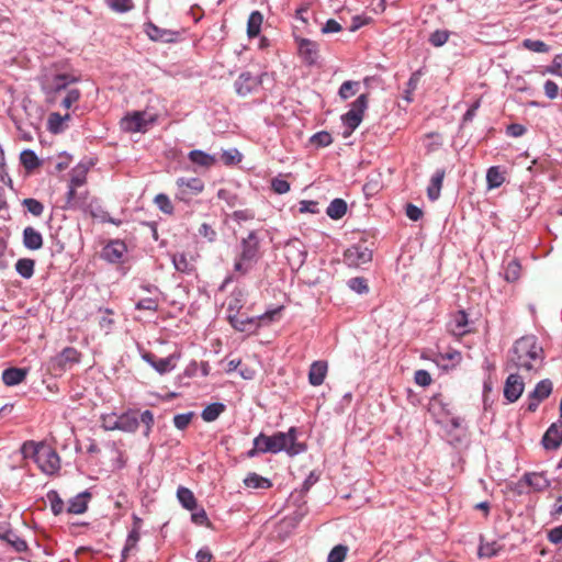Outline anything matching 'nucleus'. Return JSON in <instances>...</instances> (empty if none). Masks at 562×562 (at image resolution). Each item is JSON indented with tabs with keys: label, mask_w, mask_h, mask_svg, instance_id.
Segmentation results:
<instances>
[{
	"label": "nucleus",
	"mask_w": 562,
	"mask_h": 562,
	"mask_svg": "<svg viewBox=\"0 0 562 562\" xmlns=\"http://www.w3.org/2000/svg\"><path fill=\"white\" fill-rule=\"evenodd\" d=\"M127 247L123 240H110L102 249L101 257L110 263H120Z\"/></svg>",
	"instance_id": "obj_14"
},
{
	"label": "nucleus",
	"mask_w": 562,
	"mask_h": 562,
	"mask_svg": "<svg viewBox=\"0 0 562 562\" xmlns=\"http://www.w3.org/2000/svg\"><path fill=\"white\" fill-rule=\"evenodd\" d=\"M348 285L352 291H355L359 294H363L369 291L367 280L364 278H360V277L351 278L348 281Z\"/></svg>",
	"instance_id": "obj_59"
},
{
	"label": "nucleus",
	"mask_w": 562,
	"mask_h": 562,
	"mask_svg": "<svg viewBox=\"0 0 562 562\" xmlns=\"http://www.w3.org/2000/svg\"><path fill=\"white\" fill-rule=\"evenodd\" d=\"M108 7L117 13H125L133 8L132 0H104Z\"/></svg>",
	"instance_id": "obj_52"
},
{
	"label": "nucleus",
	"mask_w": 562,
	"mask_h": 562,
	"mask_svg": "<svg viewBox=\"0 0 562 562\" xmlns=\"http://www.w3.org/2000/svg\"><path fill=\"white\" fill-rule=\"evenodd\" d=\"M22 204L26 207V210L34 216H41L44 212V205L36 199L27 198L24 199Z\"/></svg>",
	"instance_id": "obj_55"
},
{
	"label": "nucleus",
	"mask_w": 562,
	"mask_h": 562,
	"mask_svg": "<svg viewBox=\"0 0 562 562\" xmlns=\"http://www.w3.org/2000/svg\"><path fill=\"white\" fill-rule=\"evenodd\" d=\"M449 40V32L443 30H437L429 36V43L435 47L445 45Z\"/></svg>",
	"instance_id": "obj_58"
},
{
	"label": "nucleus",
	"mask_w": 562,
	"mask_h": 562,
	"mask_svg": "<svg viewBox=\"0 0 562 562\" xmlns=\"http://www.w3.org/2000/svg\"><path fill=\"white\" fill-rule=\"evenodd\" d=\"M422 76H423V71L420 69L414 71L411 75V77L408 79V82L406 85V88L404 90V94H403V98L407 102H412L413 101V93L417 89Z\"/></svg>",
	"instance_id": "obj_43"
},
{
	"label": "nucleus",
	"mask_w": 562,
	"mask_h": 562,
	"mask_svg": "<svg viewBox=\"0 0 562 562\" xmlns=\"http://www.w3.org/2000/svg\"><path fill=\"white\" fill-rule=\"evenodd\" d=\"M318 475L315 472H311L307 477L304 480L302 487L297 495V501L305 503L304 496L310 491V488L318 481Z\"/></svg>",
	"instance_id": "obj_53"
},
{
	"label": "nucleus",
	"mask_w": 562,
	"mask_h": 562,
	"mask_svg": "<svg viewBox=\"0 0 562 562\" xmlns=\"http://www.w3.org/2000/svg\"><path fill=\"white\" fill-rule=\"evenodd\" d=\"M36 463L40 469L48 475L56 474L60 470V458L58 453L50 447L44 446L42 452L37 457Z\"/></svg>",
	"instance_id": "obj_9"
},
{
	"label": "nucleus",
	"mask_w": 562,
	"mask_h": 562,
	"mask_svg": "<svg viewBox=\"0 0 562 562\" xmlns=\"http://www.w3.org/2000/svg\"><path fill=\"white\" fill-rule=\"evenodd\" d=\"M271 188L278 194H284L290 191V183L281 178H273L271 180Z\"/></svg>",
	"instance_id": "obj_63"
},
{
	"label": "nucleus",
	"mask_w": 562,
	"mask_h": 562,
	"mask_svg": "<svg viewBox=\"0 0 562 562\" xmlns=\"http://www.w3.org/2000/svg\"><path fill=\"white\" fill-rule=\"evenodd\" d=\"M263 16L259 11H252L247 22V34L250 38L259 35Z\"/></svg>",
	"instance_id": "obj_39"
},
{
	"label": "nucleus",
	"mask_w": 562,
	"mask_h": 562,
	"mask_svg": "<svg viewBox=\"0 0 562 562\" xmlns=\"http://www.w3.org/2000/svg\"><path fill=\"white\" fill-rule=\"evenodd\" d=\"M369 94H360L351 104L350 110L341 115V121L347 131L344 132V137H348L360 125L363 120V114L368 109Z\"/></svg>",
	"instance_id": "obj_4"
},
{
	"label": "nucleus",
	"mask_w": 562,
	"mask_h": 562,
	"mask_svg": "<svg viewBox=\"0 0 562 562\" xmlns=\"http://www.w3.org/2000/svg\"><path fill=\"white\" fill-rule=\"evenodd\" d=\"M135 519H136V521H135L133 528L130 530L127 538L125 540V544L121 552L122 562H125L128 559L130 553L136 549L137 543L140 538L139 526H138L139 519L137 517H135Z\"/></svg>",
	"instance_id": "obj_20"
},
{
	"label": "nucleus",
	"mask_w": 562,
	"mask_h": 562,
	"mask_svg": "<svg viewBox=\"0 0 562 562\" xmlns=\"http://www.w3.org/2000/svg\"><path fill=\"white\" fill-rule=\"evenodd\" d=\"M544 360L543 348L533 335L517 339L508 352V363L517 369L538 371Z\"/></svg>",
	"instance_id": "obj_1"
},
{
	"label": "nucleus",
	"mask_w": 562,
	"mask_h": 562,
	"mask_svg": "<svg viewBox=\"0 0 562 562\" xmlns=\"http://www.w3.org/2000/svg\"><path fill=\"white\" fill-rule=\"evenodd\" d=\"M119 430L126 432H135L138 428L139 420L135 412H126L117 416Z\"/></svg>",
	"instance_id": "obj_28"
},
{
	"label": "nucleus",
	"mask_w": 562,
	"mask_h": 562,
	"mask_svg": "<svg viewBox=\"0 0 562 562\" xmlns=\"http://www.w3.org/2000/svg\"><path fill=\"white\" fill-rule=\"evenodd\" d=\"M155 203L162 213L169 215L173 213V205L168 195L164 193L157 194L155 198Z\"/></svg>",
	"instance_id": "obj_56"
},
{
	"label": "nucleus",
	"mask_w": 562,
	"mask_h": 562,
	"mask_svg": "<svg viewBox=\"0 0 562 562\" xmlns=\"http://www.w3.org/2000/svg\"><path fill=\"white\" fill-rule=\"evenodd\" d=\"M89 166L83 162H79L70 172L69 183L77 187H83L87 181V173Z\"/></svg>",
	"instance_id": "obj_33"
},
{
	"label": "nucleus",
	"mask_w": 562,
	"mask_h": 562,
	"mask_svg": "<svg viewBox=\"0 0 562 562\" xmlns=\"http://www.w3.org/2000/svg\"><path fill=\"white\" fill-rule=\"evenodd\" d=\"M521 266L517 259H513L504 267V278L507 282H515L520 278Z\"/></svg>",
	"instance_id": "obj_44"
},
{
	"label": "nucleus",
	"mask_w": 562,
	"mask_h": 562,
	"mask_svg": "<svg viewBox=\"0 0 562 562\" xmlns=\"http://www.w3.org/2000/svg\"><path fill=\"white\" fill-rule=\"evenodd\" d=\"M553 384L549 379L538 382L533 391L528 395L527 411L536 412L539 404L552 393Z\"/></svg>",
	"instance_id": "obj_10"
},
{
	"label": "nucleus",
	"mask_w": 562,
	"mask_h": 562,
	"mask_svg": "<svg viewBox=\"0 0 562 562\" xmlns=\"http://www.w3.org/2000/svg\"><path fill=\"white\" fill-rule=\"evenodd\" d=\"M502 549L501 544H498L496 541L492 542H481L479 547V555L481 558H492L497 555L499 550Z\"/></svg>",
	"instance_id": "obj_48"
},
{
	"label": "nucleus",
	"mask_w": 562,
	"mask_h": 562,
	"mask_svg": "<svg viewBox=\"0 0 562 562\" xmlns=\"http://www.w3.org/2000/svg\"><path fill=\"white\" fill-rule=\"evenodd\" d=\"M189 160L203 169H210L216 164V157L203 150L194 149L188 155Z\"/></svg>",
	"instance_id": "obj_25"
},
{
	"label": "nucleus",
	"mask_w": 562,
	"mask_h": 562,
	"mask_svg": "<svg viewBox=\"0 0 562 562\" xmlns=\"http://www.w3.org/2000/svg\"><path fill=\"white\" fill-rule=\"evenodd\" d=\"M347 212V203L345 200L342 199H334L327 210H326V214L333 218V220H339Z\"/></svg>",
	"instance_id": "obj_37"
},
{
	"label": "nucleus",
	"mask_w": 562,
	"mask_h": 562,
	"mask_svg": "<svg viewBox=\"0 0 562 562\" xmlns=\"http://www.w3.org/2000/svg\"><path fill=\"white\" fill-rule=\"evenodd\" d=\"M246 302V292L243 289H235L229 296L227 313L236 314L239 313Z\"/></svg>",
	"instance_id": "obj_30"
},
{
	"label": "nucleus",
	"mask_w": 562,
	"mask_h": 562,
	"mask_svg": "<svg viewBox=\"0 0 562 562\" xmlns=\"http://www.w3.org/2000/svg\"><path fill=\"white\" fill-rule=\"evenodd\" d=\"M297 430L291 427L286 432H276L272 436L259 434L254 439V445L260 447L259 450L263 453H278L285 451L289 456H296L306 450L304 443L296 441Z\"/></svg>",
	"instance_id": "obj_3"
},
{
	"label": "nucleus",
	"mask_w": 562,
	"mask_h": 562,
	"mask_svg": "<svg viewBox=\"0 0 562 562\" xmlns=\"http://www.w3.org/2000/svg\"><path fill=\"white\" fill-rule=\"evenodd\" d=\"M543 74H551L555 76H562V54L557 55L551 65H549Z\"/></svg>",
	"instance_id": "obj_61"
},
{
	"label": "nucleus",
	"mask_w": 562,
	"mask_h": 562,
	"mask_svg": "<svg viewBox=\"0 0 562 562\" xmlns=\"http://www.w3.org/2000/svg\"><path fill=\"white\" fill-rule=\"evenodd\" d=\"M358 88H359L358 81L348 80V81H345L340 86L338 94L342 100H347L350 97H352L353 94H356Z\"/></svg>",
	"instance_id": "obj_50"
},
{
	"label": "nucleus",
	"mask_w": 562,
	"mask_h": 562,
	"mask_svg": "<svg viewBox=\"0 0 562 562\" xmlns=\"http://www.w3.org/2000/svg\"><path fill=\"white\" fill-rule=\"evenodd\" d=\"M261 85V79L249 71L241 72L236 79L235 91L240 97H246Z\"/></svg>",
	"instance_id": "obj_13"
},
{
	"label": "nucleus",
	"mask_w": 562,
	"mask_h": 562,
	"mask_svg": "<svg viewBox=\"0 0 562 562\" xmlns=\"http://www.w3.org/2000/svg\"><path fill=\"white\" fill-rule=\"evenodd\" d=\"M23 246L29 250H38L43 247L42 234L32 226L23 229Z\"/></svg>",
	"instance_id": "obj_22"
},
{
	"label": "nucleus",
	"mask_w": 562,
	"mask_h": 562,
	"mask_svg": "<svg viewBox=\"0 0 562 562\" xmlns=\"http://www.w3.org/2000/svg\"><path fill=\"white\" fill-rule=\"evenodd\" d=\"M486 182L488 189L499 188L505 182V176L498 166H492L487 169Z\"/></svg>",
	"instance_id": "obj_36"
},
{
	"label": "nucleus",
	"mask_w": 562,
	"mask_h": 562,
	"mask_svg": "<svg viewBox=\"0 0 562 562\" xmlns=\"http://www.w3.org/2000/svg\"><path fill=\"white\" fill-rule=\"evenodd\" d=\"M145 31L148 37L153 41L171 42L175 35L173 32L160 29L154 23H147Z\"/></svg>",
	"instance_id": "obj_31"
},
{
	"label": "nucleus",
	"mask_w": 562,
	"mask_h": 562,
	"mask_svg": "<svg viewBox=\"0 0 562 562\" xmlns=\"http://www.w3.org/2000/svg\"><path fill=\"white\" fill-rule=\"evenodd\" d=\"M244 484L249 488H261V490H267L272 486V483L269 479L263 477L255 472L249 473L244 479Z\"/></svg>",
	"instance_id": "obj_35"
},
{
	"label": "nucleus",
	"mask_w": 562,
	"mask_h": 562,
	"mask_svg": "<svg viewBox=\"0 0 562 562\" xmlns=\"http://www.w3.org/2000/svg\"><path fill=\"white\" fill-rule=\"evenodd\" d=\"M299 56L302 61L312 66L315 65L318 59V44L308 38L296 37Z\"/></svg>",
	"instance_id": "obj_12"
},
{
	"label": "nucleus",
	"mask_w": 562,
	"mask_h": 562,
	"mask_svg": "<svg viewBox=\"0 0 562 562\" xmlns=\"http://www.w3.org/2000/svg\"><path fill=\"white\" fill-rule=\"evenodd\" d=\"M171 261L178 272L191 276L195 272L192 260H189L183 252H177L171 256Z\"/></svg>",
	"instance_id": "obj_27"
},
{
	"label": "nucleus",
	"mask_w": 562,
	"mask_h": 562,
	"mask_svg": "<svg viewBox=\"0 0 562 562\" xmlns=\"http://www.w3.org/2000/svg\"><path fill=\"white\" fill-rule=\"evenodd\" d=\"M310 143L317 148L327 147L333 143L330 133L321 131L311 136Z\"/></svg>",
	"instance_id": "obj_47"
},
{
	"label": "nucleus",
	"mask_w": 562,
	"mask_h": 562,
	"mask_svg": "<svg viewBox=\"0 0 562 562\" xmlns=\"http://www.w3.org/2000/svg\"><path fill=\"white\" fill-rule=\"evenodd\" d=\"M524 381L520 375L512 373L507 376L504 385V396L509 403L516 402L524 392Z\"/></svg>",
	"instance_id": "obj_15"
},
{
	"label": "nucleus",
	"mask_w": 562,
	"mask_h": 562,
	"mask_svg": "<svg viewBox=\"0 0 562 562\" xmlns=\"http://www.w3.org/2000/svg\"><path fill=\"white\" fill-rule=\"evenodd\" d=\"M525 480L528 485L539 491L548 485L547 480L541 474L538 473H528L525 475Z\"/></svg>",
	"instance_id": "obj_57"
},
{
	"label": "nucleus",
	"mask_w": 562,
	"mask_h": 562,
	"mask_svg": "<svg viewBox=\"0 0 562 562\" xmlns=\"http://www.w3.org/2000/svg\"><path fill=\"white\" fill-rule=\"evenodd\" d=\"M27 370L22 368H9L2 372V381L8 386H14L25 380Z\"/></svg>",
	"instance_id": "obj_26"
},
{
	"label": "nucleus",
	"mask_w": 562,
	"mask_h": 562,
	"mask_svg": "<svg viewBox=\"0 0 562 562\" xmlns=\"http://www.w3.org/2000/svg\"><path fill=\"white\" fill-rule=\"evenodd\" d=\"M177 497L179 503L189 510H193L196 507V499L192 491L184 486H180L177 491Z\"/></svg>",
	"instance_id": "obj_38"
},
{
	"label": "nucleus",
	"mask_w": 562,
	"mask_h": 562,
	"mask_svg": "<svg viewBox=\"0 0 562 562\" xmlns=\"http://www.w3.org/2000/svg\"><path fill=\"white\" fill-rule=\"evenodd\" d=\"M225 411V405L223 403L216 402L209 404L201 414V417L204 422L211 423L216 420L220 415Z\"/></svg>",
	"instance_id": "obj_40"
},
{
	"label": "nucleus",
	"mask_w": 562,
	"mask_h": 562,
	"mask_svg": "<svg viewBox=\"0 0 562 562\" xmlns=\"http://www.w3.org/2000/svg\"><path fill=\"white\" fill-rule=\"evenodd\" d=\"M285 250L288 260L293 261L299 268L305 262L307 251L300 241L288 244Z\"/></svg>",
	"instance_id": "obj_24"
},
{
	"label": "nucleus",
	"mask_w": 562,
	"mask_h": 562,
	"mask_svg": "<svg viewBox=\"0 0 562 562\" xmlns=\"http://www.w3.org/2000/svg\"><path fill=\"white\" fill-rule=\"evenodd\" d=\"M1 538L8 541L18 552H24L27 550L26 541L11 530L5 531Z\"/></svg>",
	"instance_id": "obj_45"
},
{
	"label": "nucleus",
	"mask_w": 562,
	"mask_h": 562,
	"mask_svg": "<svg viewBox=\"0 0 562 562\" xmlns=\"http://www.w3.org/2000/svg\"><path fill=\"white\" fill-rule=\"evenodd\" d=\"M445 176V169H437L432 175L427 187V196L430 201H437L439 199Z\"/></svg>",
	"instance_id": "obj_23"
},
{
	"label": "nucleus",
	"mask_w": 562,
	"mask_h": 562,
	"mask_svg": "<svg viewBox=\"0 0 562 562\" xmlns=\"http://www.w3.org/2000/svg\"><path fill=\"white\" fill-rule=\"evenodd\" d=\"M92 497L89 491H83L77 494L75 497L69 499L67 506V513L80 515L83 514L88 508V502Z\"/></svg>",
	"instance_id": "obj_21"
},
{
	"label": "nucleus",
	"mask_w": 562,
	"mask_h": 562,
	"mask_svg": "<svg viewBox=\"0 0 562 562\" xmlns=\"http://www.w3.org/2000/svg\"><path fill=\"white\" fill-rule=\"evenodd\" d=\"M157 122V114L147 111H134L121 121V127L130 133H144Z\"/></svg>",
	"instance_id": "obj_6"
},
{
	"label": "nucleus",
	"mask_w": 562,
	"mask_h": 562,
	"mask_svg": "<svg viewBox=\"0 0 562 562\" xmlns=\"http://www.w3.org/2000/svg\"><path fill=\"white\" fill-rule=\"evenodd\" d=\"M70 117L69 113H66L65 115H60L57 112L50 113L47 121L48 131L53 134L61 133L64 131V122L69 121Z\"/></svg>",
	"instance_id": "obj_34"
},
{
	"label": "nucleus",
	"mask_w": 562,
	"mask_h": 562,
	"mask_svg": "<svg viewBox=\"0 0 562 562\" xmlns=\"http://www.w3.org/2000/svg\"><path fill=\"white\" fill-rule=\"evenodd\" d=\"M77 80L75 76L68 74L45 75L41 79V88L46 97V101L48 103H55L58 93L65 90L66 95L63 98L60 105L66 110L70 109L81 97L79 89H68V86Z\"/></svg>",
	"instance_id": "obj_2"
},
{
	"label": "nucleus",
	"mask_w": 562,
	"mask_h": 562,
	"mask_svg": "<svg viewBox=\"0 0 562 562\" xmlns=\"http://www.w3.org/2000/svg\"><path fill=\"white\" fill-rule=\"evenodd\" d=\"M20 160L26 170H34L41 166V160L32 149H24L20 155Z\"/></svg>",
	"instance_id": "obj_41"
},
{
	"label": "nucleus",
	"mask_w": 562,
	"mask_h": 562,
	"mask_svg": "<svg viewBox=\"0 0 562 562\" xmlns=\"http://www.w3.org/2000/svg\"><path fill=\"white\" fill-rule=\"evenodd\" d=\"M348 552V547L344 544L335 546L327 558V562H344Z\"/></svg>",
	"instance_id": "obj_54"
},
{
	"label": "nucleus",
	"mask_w": 562,
	"mask_h": 562,
	"mask_svg": "<svg viewBox=\"0 0 562 562\" xmlns=\"http://www.w3.org/2000/svg\"><path fill=\"white\" fill-rule=\"evenodd\" d=\"M177 186L183 189V193L188 191L191 194H199L204 189V183L199 178H179Z\"/></svg>",
	"instance_id": "obj_32"
},
{
	"label": "nucleus",
	"mask_w": 562,
	"mask_h": 562,
	"mask_svg": "<svg viewBox=\"0 0 562 562\" xmlns=\"http://www.w3.org/2000/svg\"><path fill=\"white\" fill-rule=\"evenodd\" d=\"M282 310V306L267 311L262 315L258 317H248V316H240L239 313L236 314H228L227 319L232 327L241 333H254L259 327L258 322L259 321H273L274 316L279 314Z\"/></svg>",
	"instance_id": "obj_5"
},
{
	"label": "nucleus",
	"mask_w": 562,
	"mask_h": 562,
	"mask_svg": "<svg viewBox=\"0 0 562 562\" xmlns=\"http://www.w3.org/2000/svg\"><path fill=\"white\" fill-rule=\"evenodd\" d=\"M192 417H193L192 412L186 413V414H178L173 417V425L177 429L183 430L189 426Z\"/></svg>",
	"instance_id": "obj_60"
},
{
	"label": "nucleus",
	"mask_w": 562,
	"mask_h": 562,
	"mask_svg": "<svg viewBox=\"0 0 562 562\" xmlns=\"http://www.w3.org/2000/svg\"><path fill=\"white\" fill-rule=\"evenodd\" d=\"M414 381L417 385L428 386L432 380L428 371L420 369L415 372Z\"/></svg>",
	"instance_id": "obj_64"
},
{
	"label": "nucleus",
	"mask_w": 562,
	"mask_h": 562,
	"mask_svg": "<svg viewBox=\"0 0 562 562\" xmlns=\"http://www.w3.org/2000/svg\"><path fill=\"white\" fill-rule=\"evenodd\" d=\"M222 158L226 165H234L241 160V155L236 148H233L224 150L222 154Z\"/></svg>",
	"instance_id": "obj_62"
},
{
	"label": "nucleus",
	"mask_w": 562,
	"mask_h": 562,
	"mask_svg": "<svg viewBox=\"0 0 562 562\" xmlns=\"http://www.w3.org/2000/svg\"><path fill=\"white\" fill-rule=\"evenodd\" d=\"M47 498L50 503L52 513L57 516L64 510V501L60 498L59 494L56 491H49L47 493Z\"/></svg>",
	"instance_id": "obj_49"
},
{
	"label": "nucleus",
	"mask_w": 562,
	"mask_h": 562,
	"mask_svg": "<svg viewBox=\"0 0 562 562\" xmlns=\"http://www.w3.org/2000/svg\"><path fill=\"white\" fill-rule=\"evenodd\" d=\"M240 257L244 261L256 262L259 257V238L255 231L240 241Z\"/></svg>",
	"instance_id": "obj_11"
},
{
	"label": "nucleus",
	"mask_w": 562,
	"mask_h": 562,
	"mask_svg": "<svg viewBox=\"0 0 562 562\" xmlns=\"http://www.w3.org/2000/svg\"><path fill=\"white\" fill-rule=\"evenodd\" d=\"M328 370L326 361H314L308 371V382L313 386H319L324 383Z\"/></svg>",
	"instance_id": "obj_19"
},
{
	"label": "nucleus",
	"mask_w": 562,
	"mask_h": 562,
	"mask_svg": "<svg viewBox=\"0 0 562 562\" xmlns=\"http://www.w3.org/2000/svg\"><path fill=\"white\" fill-rule=\"evenodd\" d=\"M142 359L147 362L159 374L171 372L176 368L177 361L180 359L179 352H173L166 358H157L154 353L143 350Z\"/></svg>",
	"instance_id": "obj_7"
},
{
	"label": "nucleus",
	"mask_w": 562,
	"mask_h": 562,
	"mask_svg": "<svg viewBox=\"0 0 562 562\" xmlns=\"http://www.w3.org/2000/svg\"><path fill=\"white\" fill-rule=\"evenodd\" d=\"M79 187L68 184V191L66 195V209L70 210H81L87 205V195L88 191L78 192L77 189Z\"/></svg>",
	"instance_id": "obj_18"
},
{
	"label": "nucleus",
	"mask_w": 562,
	"mask_h": 562,
	"mask_svg": "<svg viewBox=\"0 0 562 562\" xmlns=\"http://www.w3.org/2000/svg\"><path fill=\"white\" fill-rule=\"evenodd\" d=\"M81 353L74 347L64 348L54 359V366L60 370H66L71 366L79 363Z\"/></svg>",
	"instance_id": "obj_16"
},
{
	"label": "nucleus",
	"mask_w": 562,
	"mask_h": 562,
	"mask_svg": "<svg viewBox=\"0 0 562 562\" xmlns=\"http://www.w3.org/2000/svg\"><path fill=\"white\" fill-rule=\"evenodd\" d=\"M35 261L29 258H21L15 263L16 272L24 279H30L34 274Z\"/></svg>",
	"instance_id": "obj_42"
},
{
	"label": "nucleus",
	"mask_w": 562,
	"mask_h": 562,
	"mask_svg": "<svg viewBox=\"0 0 562 562\" xmlns=\"http://www.w3.org/2000/svg\"><path fill=\"white\" fill-rule=\"evenodd\" d=\"M562 443V422L550 425L542 437V445L547 450H557Z\"/></svg>",
	"instance_id": "obj_17"
},
{
	"label": "nucleus",
	"mask_w": 562,
	"mask_h": 562,
	"mask_svg": "<svg viewBox=\"0 0 562 562\" xmlns=\"http://www.w3.org/2000/svg\"><path fill=\"white\" fill-rule=\"evenodd\" d=\"M468 315L464 311H459L453 315L452 322L450 323V330L453 335L462 336L469 331Z\"/></svg>",
	"instance_id": "obj_29"
},
{
	"label": "nucleus",
	"mask_w": 562,
	"mask_h": 562,
	"mask_svg": "<svg viewBox=\"0 0 562 562\" xmlns=\"http://www.w3.org/2000/svg\"><path fill=\"white\" fill-rule=\"evenodd\" d=\"M371 260L372 251L363 245H353L344 252V262L350 268H359Z\"/></svg>",
	"instance_id": "obj_8"
},
{
	"label": "nucleus",
	"mask_w": 562,
	"mask_h": 562,
	"mask_svg": "<svg viewBox=\"0 0 562 562\" xmlns=\"http://www.w3.org/2000/svg\"><path fill=\"white\" fill-rule=\"evenodd\" d=\"M522 46L535 53H548L550 50L549 45L540 40L526 38L522 42Z\"/></svg>",
	"instance_id": "obj_51"
},
{
	"label": "nucleus",
	"mask_w": 562,
	"mask_h": 562,
	"mask_svg": "<svg viewBox=\"0 0 562 562\" xmlns=\"http://www.w3.org/2000/svg\"><path fill=\"white\" fill-rule=\"evenodd\" d=\"M45 445L43 443H36L34 441H26L23 443L21 451L25 458H33L35 461L37 460V457L42 452V449Z\"/></svg>",
	"instance_id": "obj_46"
}]
</instances>
